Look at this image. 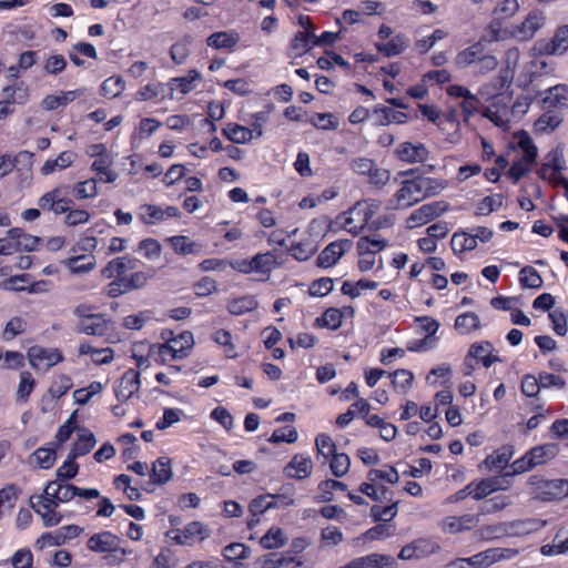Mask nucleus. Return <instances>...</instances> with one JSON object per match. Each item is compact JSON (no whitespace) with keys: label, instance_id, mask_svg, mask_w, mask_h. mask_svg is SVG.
Here are the masks:
<instances>
[{"label":"nucleus","instance_id":"473e14b6","mask_svg":"<svg viewBox=\"0 0 568 568\" xmlns=\"http://www.w3.org/2000/svg\"><path fill=\"white\" fill-rule=\"evenodd\" d=\"M75 153L71 151L61 152L57 159L48 160L41 168V173L48 175L53 173L55 170H64L69 168L75 160Z\"/></svg>","mask_w":568,"mask_h":568},{"label":"nucleus","instance_id":"b1692460","mask_svg":"<svg viewBox=\"0 0 568 568\" xmlns=\"http://www.w3.org/2000/svg\"><path fill=\"white\" fill-rule=\"evenodd\" d=\"M77 329L87 335L103 336L108 333L110 326L109 321H106L103 315H97L89 320L79 321Z\"/></svg>","mask_w":568,"mask_h":568},{"label":"nucleus","instance_id":"09e8293b","mask_svg":"<svg viewBox=\"0 0 568 568\" xmlns=\"http://www.w3.org/2000/svg\"><path fill=\"white\" fill-rule=\"evenodd\" d=\"M2 94L4 97L3 101H8L10 104L24 103L28 99V89L23 87L22 82H20L14 85L3 88Z\"/></svg>","mask_w":568,"mask_h":568},{"label":"nucleus","instance_id":"f8f14e48","mask_svg":"<svg viewBox=\"0 0 568 568\" xmlns=\"http://www.w3.org/2000/svg\"><path fill=\"white\" fill-rule=\"evenodd\" d=\"M398 562L396 558L385 554H369L367 556L358 557L344 566L338 568H397Z\"/></svg>","mask_w":568,"mask_h":568},{"label":"nucleus","instance_id":"7ed1b4c3","mask_svg":"<svg viewBox=\"0 0 568 568\" xmlns=\"http://www.w3.org/2000/svg\"><path fill=\"white\" fill-rule=\"evenodd\" d=\"M519 59V51L515 48L507 50L505 63L499 74L491 80V82L485 84L480 89V93L489 98L499 94L504 89L508 88L514 79V69Z\"/></svg>","mask_w":568,"mask_h":568},{"label":"nucleus","instance_id":"6e6d98bb","mask_svg":"<svg viewBox=\"0 0 568 568\" xmlns=\"http://www.w3.org/2000/svg\"><path fill=\"white\" fill-rule=\"evenodd\" d=\"M140 220L145 224H154L164 220V211L156 205L145 204L140 207Z\"/></svg>","mask_w":568,"mask_h":568},{"label":"nucleus","instance_id":"f3484780","mask_svg":"<svg viewBox=\"0 0 568 568\" xmlns=\"http://www.w3.org/2000/svg\"><path fill=\"white\" fill-rule=\"evenodd\" d=\"M545 16L539 10L531 11L525 20L516 27L514 34L523 41L530 40L545 24Z\"/></svg>","mask_w":568,"mask_h":568},{"label":"nucleus","instance_id":"864d4df0","mask_svg":"<svg viewBox=\"0 0 568 568\" xmlns=\"http://www.w3.org/2000/svg\"><path fill=\"white\" fill-rule=\"evenodd\" d=\"M252 261L254 272L257 273H270L276 265V258L271 252L258 253Z\"/></svg>","mask_w":568,"mask_h":568},{"label":"nucleus","instance_id":"de8ad7c7","mask_svg":"<svg viewBox=\"0 0 568 568\" xmlns=\"http://www.w3.org/2000/svg\"><path fill=\"white\" fill-rule=\"evenodd\" d=\"M257 302L252 296H243L231 301L227 310L233 315H242L244 313L255 310Z\"/></svg>","mask_w":568,"mask_h":568},{"label":"nucleus","instance_id":"5fc2aeb1","mask_svg":"<svg viewBox=\"0 0 568 568\" xmlns=\"http://www.w3.org/2000/svg\"><path fill=\"white\" fill-rule=\"evenodd\" d=\"M389 376L392 377L394 388L403 394L409 389L414 379L413 373L407 369H397Z\"/></svg>","mask_w":568,"mask_h":568},{"label":"nucleus","instance_id":"4468645a","mask_svg":"<svg viewBox=\"0 0 568 568\" xmlns=\"http://www.w3.org/2000/svg\"><path fill=\"white\" fill-rule=\"evenodd\" d=\"M30 365L36 369L49 368L62 361V355L57 348H43L33 346L28 351Z\"/></svg>","mask_w":568,"mask_h":568},{"label":"nucleus","instance_id":"a19ab883","mask_svg":"<svg viewBox=\"0 0 568 568\" xmlns=\"http://www.w3.org/2000/svg\"><path fill=\"white\" fill-rule=\"evenodd\" d=\"M452 250L455 253H463L465 251H471L477 246L474 237L467 232H457L452 236L450 240Z\"/></svg>","mask_w":568,"mask_h":568},{"label":"nucleus","instance_id":"052dcab7","mask_svg":"<svg viewBox=\"0 0 568 568\" xmlns=\"http://www.w3.org/2000/svg\"><path fill=\"white\" fill-rule=\"evenodd\" d=\"M213 339L219 345L225 347V355L229 358H235L237 356L236 348L232 343V335L226 329H219L213 334Z\"/></svg>","mask_w":568,"mask_h":568},{"label":"nucleus","instance_id":"1a4fd4ad","mask_svg":"<svg viewBox=\"0 0 568 568\" xmlns=\"http://www.w3.org/2000/svg\"><path fill=\"white\" fill-rule=\"evenodd\" d=\"M439 550L440 546L435 540L417 538L400 549L398 558L402 560L422 559L437 554Z\"/></svg>","mask_w":568,"mask_h":568},{"label":"nucleus","instance_id":"9d476101","mask_svg":"<svg viewBox=\"0 0 568 568\" xmlns=\"http://www.w3.org/2000/svg\"><path fill=\"white\" fill-rule=\"evenodd\" d=\"M538 103L542 110H556L568 106V85L556 84L545 91L538 92Z\"/></svg>","mask_w":568,"mask_h":568},{"label":"nucleus","instance_id":"37998d69","mask_svg":"<svg viewBox=\"0 0 568 568\" xmlns=\"http://www.w3.org/2000/svg\"><path fill=\"white\" fill-rule=\"evenodd\" d=\"M504 196L495 194L484 197L476 207L475 214L478 216H487L503 205Z\"/></svg>","mask_w":568,"mask_h":568},{"label":"nucleus","instance_id":"4c0bfd02","mask_svg":"<svg viewBox=\"0 0 568 568\" xmlns=\"http://www.w3.org/2000/svg\"><path fill=\"white\" fill-rule=\"evenodd\" d=\"M65 264L71 273L80 274L87 273L95 267V258L89 255H79L70 257L65 261Z\"/></svg>","mask_w":568,"mask_h":568},{"label":"nucleus","instance_id":"e433bc0d","mask_svg":"<svg viewBox=\"0 0 568 568\" xmlns=\"http://www.w3.org/2000/svg\"><path fill=\"white\" fill-rule=\"evenodd\" d=\"M223 133L234 143L243 144L253 139V131L240 124L229 123Z\"/></svg>","mask_w":568,"mask_h":568},{"label":"nucleus","instance_id":"ea45409f","mask_svg":"<svg viewBox=\"0 0 568 568\" xmlns=\"http://www.w3.org/2000/svg\"><path fill=\"white\" fill-rule=\"evenodd\" d=\"M200 79V73L196 70H190L186 77L173 78L169 82L172 91L179 90L181 93L186 94L194 89V81Z\"/></svg>","mask_w":568,"mask_h":568},{"label":"nucleus","instance_id":"a211bd4d","mask_svg":"<svg viewBox=\"0 0 568 568\" xmlns=\"http://www.w3.org/2000/svg\"><path fill=\"white\" fill-rule=\"evenodd\" d=\"M140 389V373L134 369L126 371L119 379L115 396L121 402L129 400Z\"/></svg>","mask_w":568,"mask_h":568},{"label":"nucleus","instance_id":"49530a36","mask_svg":"<svg viewBox=\"0 0 568 568\" xmlns=\"http://www.w3.org/2000/svg\"><path fill=\"white\" fill-rule=\"evenodd\" d=\"M191 42L192 38L190 36H185L171 47L170 55L176 64H182L187 59Z\"/></svg>","mask_w":568,"mask_h":568},{"label":"nucleus","instance_id":"f704fd0d","mask_svg":"<svg viewBox=\"0 0 568 568\" xmlns=\"http://www.w3.org/2000/svg\"><path fill=\"white\" fill-rule=\"evenodd\" d=\"M112 164L113 158L111 155H103L101 159H95L91 169L102 175L100 178L101 181L112 183L118 179V173L110 170Z\"/></svg>","mask_w":568,"mask_h":568},{"label":"nucleus","instance_id":"338daca9","mask_svg":"<svg viewBox=\"0 0 568 568\" xmlns=\"http://www.w3.org/2000/svg\"><path fill=\"white\" fill-rule=\"evenodd\" d=\"M139 250L149 261H156L161 256V245L154 239H145L139 243Z\"/></svg>","mask_w":568,"mask_h":568},{"label":"nucleus","instance_id":"8fccbe9b","mask_svg":"<svg viewBox=\"0 0 568 568\" xmlns=\"http://www.w3.org/2000/svg\"><path fill=\"white\" fill-rule=\"evenodd\" d=\"M333 488H337L339 490H346V485L342 481L335 479H326L320 483L318 490L320 495L317 496V500L321 503H328L333 500Z\"/></svg>","mask_w":568,"mask_h":568},{"label":"nucleus","instance_id":"20e7f679","mask_svg":"<svg viewBox=\"0 0 568 568\" xmlns=\"http://www.w3.org/2000/svg\"><path fill=\"white\" fill-rule=\"evenodd\" d=\"M518 146L523 150L524 155L518 161H515L508 171V175L515 182L530 171L537 159V148L528 133L521 132L519 134Z\"/></svg>","mask_w":568,"mask_h":568},{"label":"nucleus","instance_id":"9b49d317","mask_svg":"<svg viewBox=\"0 0 568 568\" xmlns=\"http://www.w3.org/2000/svg\"><path fill=\"white\" fill-rule=\"evenodd\" d=\"M510 486V481L508 479V475L490 477L486 479H481L480 481H471L467 485V489H471L474 494V499L480 500L488 495L498 491L506 490Z\"/></svg>","mask_w":568,"mask_h":568},{"label":"nucleus","instance_id":"e2e57ef3","mask_svg":"<svg viewBox=\"0 0 568 568\" xmlns=\"http://www.w3.org/2000/svg\"><path fill=\"white\" fill-rule=\"evenodd\" d=\"M520 283L525 287L540 288L542 286V278L534 267L525 266L520 270Z\"/></svg>","mask_w":568,"mask_h":568},{"label":"nucleus","instance_id":"c03bdc74","mask_svg":"<svg viewBox=\"0 0 568 568\" xmlns=\"http://www.w3.org/2000/svg\"><path fill=\"white\" fill-rule=\"evenodd\" d=\"M286 537L284 531L278 527H272L262 538L261 545L265 549H276L284 546Z\"/></svg>","mask_w":568,"mask_h":568},{"label":"nucleus","instance_id":"bf43d9fd","mask_svg":"<svg viewBox=\"0 0 568 568\" xmlns=\"http://www.w3.org/2000/svg\"><path fill=\"white\" fill-rule=\"evenodd\" d=\"M32 458L34 463L43 469L52 467L55 462V448L41 447L38 448L33 454Z\"/></svg>","mask_w":568,"mask_h":568},{"label":"nucleus","instance_id":"58836bf2","mask_svg":"<svg viewBox=\"0 0 568 568\" xmlns=\"http://www.w3.org/2000/svg\"><path fill=\"white\" fill-rule=\"evenodd\" d=\"M239 42V36L232 32H215L207 38V45L215 49H230Z\"/></svg>","mask_w":568,"mask_h":568},{"label":"nucleus","instance_id":"2eb2a0df","mask_svg":"<svg viewBox=\"0 0 568 568\" xmlns=\"http://www.w3.org/2000/svg\"><path fill=\"white\" fill-rule=\"evenodd\" d=\"M501 557L503 555L500 554V549L490 548L468 558H457L450 561L447 566L456 567L460 564H466L467 568H488L493 564L497 562Z\"/></svg>","mask_w":568,"mask_h":568},{"label":"nucleus","instance_id":"c85d7f7f","mask_svg":"<svg viewBox=\"0 0 568 568\" xmlns=\"http://www.w3.org/2000/svg\"><path fill=\"white\" fill-rule=\"evenodd\" d=\"M133 267L134 265L132 260H129L128 257H116L110 261L102 270V275L109 280L125 277L124 273Z\"/></svg>","mask_w":568,"mask_h":568},{"label":"nucleus","instance_id":"7c9ffc66","mask_svg":"<svg viewBox=\"0 0 568 568\" xmlns=\"http://www.w3.org/2000/svg\"><path fill=\"white\" fill-rule=\"evenodd\" d=\"M171 463L169 457H160L154 462L151 471V478L154 484L163 485L172 478Z\"/></svg>","mask_w":568,"mask_h":568},{"label":"nucleus","instance_id":"0eeeda50","mask_svg":"<svg viewBox=\"0 0 568 568\" xmlns=\"http://www.w3.org/2000/svg\"><path fill=\"white\" fill-rule=\"evenodd\" d=\"M194 338L190 332H183L176 337L170 338L159 348L161 361L165 363L170 359H182L187 356V352L193 347Z\"/></svg>","mask_w":568,"mask_h":568},{"label":"nucleus","instance_id":"393cba45","mask_svg":"<svg viewBox=\"0 0 568 568\" xmlns=\"http://www.w3.org/2000/svg\"><path fill=\"white\" fill-rule=\"evenodd\" d=\"M484 54L483 39L471 44L465 50L460 51L456 58L455 63L459 68H467L474 63H477L480 55Z\"/></svg>","mask_w":568,"mask_h":568},{"label":"nucleus","instance_id":"680f3d73","mask_svg":"<svg viewBox=\"0 0 568 568\" xmlns=\"http://www.w3.org/2000/svg\"><path fill=\"white\" fill-rule=\"evenodd\" d=\"M351 466V459L349 457L344 453H335L332 455V460L329 464V467L332 469V473L336 477H343L347 474Z\"/></svg>","mask_w":568,"mask_h":568},{"label":"nucleus","instance_id":"cd10ccee","mask_svg":"<svg viewBox=\"0 0 568 568\" xmlns=\"http://www.w3.org/2000/svg\"><path fill=\"white\" fill-rule=\"evenodd\" d=\"M561 122V115L555 110H545V113L535 121L534 126L536 132L544 134L552 132Z\"/></svg>","mask_w":568,"mask_h":568},{"label":"nucleus","instance_id":"2f4dec72","mask_svg":"<svg viewBox=\"0 0 568 568\" xmlns=\"http://www.w3.org/2000/svg\"><path fill=\"white\" fill-rule=\"evenodd\" d=\"M558 453L559 447L556 444L536 446L528 452L535 467L555 458Z\"/></svg>","mask_w":568,"mask_h":568},{"label":"nucleus","instance_id":"79ce46f5","mask_svg":"<svg viewBox=\"0 0 568 568\" xmlns=\"http://www.w3.org/2000/svg\"><path fill=\"white\" fill-rule=\"evenodd\" d=\"M479 317L475 313L468 312L456 317L455 328L460 334H469L479 327Z\"/></svg>","mask_w":568,"mask_h":568},{"label":"nucleus","instance_id":"3c124183","mask_svg":"<svg viewBox=\"0 0 568 568\" xmlns=\"http://www.w3.org/2000/svg\"><path fill=\"white\" fill-rule=\"evenodd\" d=\"M124 88L125 82L121 77H110L103 81L101 91L104 97L114 99L123 92Z\"/></svg>","mask_w":568,"mask_h":568},{"label":"nucleus","instance_id":"423d86ee","mask_svg":"<svg viewBox=\"0 0 568 568\" xmlns=\"http://www.w3.org/2000/svg\"><path fill=\"white\" fill-rule=\"evenodd\" d=\"M424 199L417 176L400 182V186L390 200L393 209L404 210L422 202Z\"/></svg>","mask_w":568,"mask_h":568},{"label":"nucleus","instance_id":"a18cd8bd","mask_svg":"<svg viewBox=\"0 0 568 568\" xmlns=\"http://www.w3.org/2000/svg\"><path fill=\"white\" fill-rule=\"evenodd\" d=\"M155 274L154 268H149L148 271H138L132 273L130 276L123 277L125 281L126 288L130 291L138 290L144 287L149 280H151Z\"/></svg>","mask_w":568,"mask_h":568},{"label":"nucleus","instance_id":"4be33fe9","mask_svg":"<svg viewBox=\"0 0 568 568\" xmlns=\"http://www.w3.org/2000/svg\"><path fill=\"white\" fill-rule=\"evenodd\" d=\"M119 546V538L110 531L94 534L88 540V548L94 552L115 551Z\"/></svg>","mask_w":568,"mask_h":568},{"label":"nucleus","instance_id":"dca6fc26","mask_svg":"<svg viewBox=\"0 0 568 568\" xmlns=\"http://www.w3.org/2000/svg\"><path fill=\"white\" fill-rule=\"evenodd\" d=\"M353 243L351 240H338L329 243L317 256L320 267H331L351 250Z\"/></svg>","mask_w":568,"mask_h":568},{"label":"nucleus","instance_id":"bb28decb","mask_svg":"<svg viewBox=\"0 0 568 568\" xmlns=\"http://www.w3.org/2000/svg\"><path fill=\"white\" fill-rule=\"evenodd\" d=\"M511 457V449L509 447H503L488 455L483 464L489 471L501 470L508 465Z\"/></svg>","mask_w":568,"mask_h":568},{"label":"nucleus","instance_id":"6e6552de","mask_svg":"<svg viewBox=\"0 0 568 568\" xmlns=\"http://www.w3.org/2000/svg\"><path fill=\"white\" fill-rule=\"evenodd\" d=\"M448 210V203L445 201H437L427 203L416 209L410 213L406 220L408 229H415L427 224L429 221L438 217Z\"/></svg>","mask_w":568,"mask_h":568},{"label":"nucleus","instance_id":"0e129e2a","mask_svg":"<svg viewBox=\"0 0 568 568\" xmlns=\"http://www.w3.org/2000/svg\"><path fill=\"white\" fill-rule=\"evenodd\" d=\"M173 250L179 254H193L197 251V245L189 237L179 235L170 239Z\"/></svg>","mask_w":568,"mask_h":568},{"label":"nucleus","instance_id":"c9c22d12","mask_svg":"<svg viewBox=\"0 0 568 568\" xmlns=\"http://www.w3.org/2000/svg\"><path fill=\"white\" fill-rule=\"evenodd\" d=\"M424 199L438 195L447 187V182L443 179L417 175Z\"/></svg>","mask_w":568,"mask_h":568},{"label":"nucleus","instance_id":"4d7b16f0","mask_svg":"<svg viewBox=\"0 0 568 568\" xmlns=\"http://www.w3.org/2000/svg\"><path fill=\"white\" fill-rule=\"evenodd\" d=\"M386 246V241L382 240L379 236L374 235L372 237L365 236L359 239L357 242V250L359 254L372 252L376 253L383 250Z\"/></svg>","mask_w":568,"mask_h":568},{"label":"nucleus","instance_id":"13d9d810","mask_svg":"<svg viewBox=\"0 0 568 568\" xmlns=\"http://www.w3.org/2000/svg\"><path fill=\"white\" fill-rule=\"evenodd\" d=\"M310 41L314 43V32H297L291 48L297 55H302L311 49Z\"/></svg>","mask_w":568,"mask_h":568},{"label":"nucleus","instance_id":"603ef678","mask_svg":"<svg viewBox=\"0 0 568 568\" xmlns=\"http://www.w3.org/2000/svg\"><path fill=\"white\" fill-rule=\"evenodd\" d=\"M317 251V246L311 240L292 244L291 253L298 261H306Z\"/></svg>","mask_w":568,"mask_h":568},{"label":"nucleus","instance_id":"69168bd1","mask_svg":"<svg viewBox=\"0 0 568 568\" xmlns=\"http://www.w3.org/2000/svg\"><path fill=\"white\" fill-rule=\"evenodd\" d=\"M74 194L77 199L80 200L94 197L98 195L97 181L94 179H89L78 182L74 186Z\"/></svg>","mask_w":568,"mask_h":568},{"label":"nucleus","instance_id":"774afa93","mask_svg":"<svg viewBox=\"0 0 568 568\" xmlns=\"http://www.w3.org/2000/svg\"><path fill=\"white\" fill-rule=\"evenodd\" d=\"M61 545H64V541L59 529L42 534L36 541V547L40 550Z\"/></svg>","mask_w":568,"mask_h":568},{"label":"nucleus","instance_id":"c756f323","mask_svg":"<svg viewBox=\"0 0 568 568\" xmlns=\"http://www.w3.org/2000/svg\"><path fill=\"white\" fill-rule=\"evenodd\" d=\"M409 44V39L404 34H397L386 43H376V49L385 57H395L406 50Z\"/></svg>","mask_w":568,"mask_h":568},{"label":"nucleus","instance_id":"a878e982","mask_svg":"<svg viewBox=\"0 0 568 568\" xmlns=\"http://www.w3.org/2000/svg\"><path fill=\"white\" fill-rule=\"evenodd\" d=\"M82 93L83 90H72L65 92L63 91L57 95L50 94L42 100L41 105L47 111H53L59 106H65Z\"/></svg>","mask_w":568,"mask_h":568},{"label":"nucleus","instance_id":"5701e85b","mask_svg":"<svg viewBox=\"0 0 568 568\" xmlns=\"http://www.w3.org/2000/svg\"><path fill=\"white\" fill-rule=\"evenodd\" d=\"M545 525L546 523L540 519L528 518L506 523L503 530L508 535L524 536L540 530Z\"/></svg>","mask_w":568,"mask_h":568},{"label":"nucleus","instance_id":"f257e3e1","mask_svg":"<svg viewBox=\"0 0 568 568\" xmlns=\"http://www.w3.org/2000/svg\"><path fill=\"white\" fill-rule=\"evenodd\" d=\"M75 486L60 480H52L45 486L43 494L31 496L29 504L41 516L45 527L58 526L62 515L57 511L61 503H68L75 496Z\"/></svg>","mask_w":568,"mask_h":568},{"label":"nucleus","instance_id":"f03ea898","mask_svg":"<svg viewBox=\"0 0 568 568\" xmlns=\"http://www.w3.org/2000/svg\"><path fill=\"white\" fill-rule=\"evenodd\" d=\"M528 485L531 486L530 495L534 499L552 501L568 496V480H546L539 476H530Z\"/></svg>","mask_w":568,"mask_h":568},{"label":"nucleus","instance_id":"ddd939ff","mask_svg":"<svg viewBox=\"0 0 568 568\" xmlns=\"http://www.w3.org/2000/svg\"><path fill=\"white\" fill-rule=\"evenodd\" d=\"M399 161L408 164L424 163L429 158V150L423 143L403 142L395 150Z\"/></svg>","mask_w":568,"mask_h":568},{"label":"nucleus","instance_id":"6ab92c4d","mask_svg":"<svg viewBox=\"0 0 568 568\" xmlns=\"http://www.w3.org/2000/svg\"><path fill=\"white\" fill-rule=\"evenodd\" d=\"M313 460L308 456L296 454L292 457L284 468V474L288 478L305 479L313 471Z\"/></svg>","mask_w":568,"mask_h":568},{"label":"nucleus","instance_id":"aec40b11","mask_svg":"<svg viewBox=\"0 0 568 568\" xmlns=\"http://www.w3.org/2000/svg\"><path fill=\"white\" fill-rule=\"evenodd\" d=\"M568 50V24L559 28L549 41L539 42V51L544 54L560 55Z\"/></svg>","mask_w":568,"mask_h":568},{"label":"nucleus","instance_id":"72a5a7b5","mask_svg":"<svg viewBox=\"0 0 568 568\" xmlns=\"http://www.w3.org/2000/svg\"><path fill=\"white\" fill-rule=\"evenodd\" d=\"M95 444L97 440L94 435L91 432L83 429L82 434L79 435L78 440L74 443L73 448L69 454L71 455V458L84 456L93 449Z\"/></svg>","mask_w":568,"mask_h":568},{"label":"nucleus","instance_id":"39448f33","mask_svg":"<svg viewBox=\"0 0 568 568\" xmlns=\"http://www.w3.org/2000/svg\"><path fill=\"white\" fill-rule=\"evenodd\" d=\"M372 205L364 202H357L352 209L343 213L339 219L342 220V227L352 233L358 235L359 232L369 223L374 214Z\"/></svg>","mask_w":568,"mask_h":568},{"label":"nucleus","instance_id":"412c9836","mask_svg":"<svg viewBox=\"0 0 568 568\" xmlns=\"http://www.w3.org/2000/svg\"><path fill=\"white\" fill-rule=\"evenodd\" d=\"M479 524L477 515L466 514L463 516H449L446 517L442 523V529L449 534H458L465 530H469Z\"/></svg>","mask_w":568,"mask_h":568}]
</instances>
